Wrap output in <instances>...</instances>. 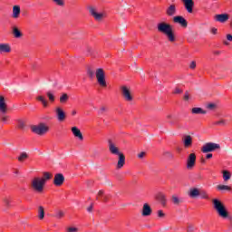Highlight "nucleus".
Masks as SVG:
<instances>
[{
	"label": "nucleus",
	"mask_w": 232,
	"mask_h": 232,
	"mask_svg": "<svg viewBox=\"0 0 232 232\" xmlns=\"http://www.w3.org/2000/svg\"><path fill=\"white\" fill-rule=\"evenodd\" d=\"M86 72L89 79H95L96 77L97 83L99 86H101V88L108 87V83L106 82V72H104V69L98 68L93 70V68L88 67Z\"/></svg>",
	"instance_id": "1"
},
{
	"label": "nucleus",
	"mask_w": 232,
	"mask_h": 232,
	"mask_svg": "<svg viewBox=\"0 0 232 232\" xmlns=\"http://www.w3.org/2000/svg\"><path fill=\"white\" fill-rule=\"evenodd\" d=\"M157 31L163 35H166L169 43H175L177 37L175 36V31H173V25L167 22H160L157 24Z\"/></svg>",
	"instance_id": "2"
},
{
	"label": "nucleus",
	"mask_w": 232,
	"mask_h": 232,
	"mask_svg": "<svg viewBox=\"0 0 232 232\" xmlns=\"http://www.w3.org/2000/svg\"><path fill=\"white\" fill-rule=\"evenodd\" d=\"M213 208L217 211L218 215L221 217V218H229V212H227V208L222 201L219 199H213Z\"/></svg>",
	"instance_id": "3"
},
{
	"label": "nucleus",
	"mask_w": 232,
	"mask_h": 232,
	"mask_svg": "<svg viewBox=\"0 0 232 232\" xmlns=\"http://www.w3.org/2000/svg\"><path fill=\"white\" fill-rule=\"evenodd\" d=\"M45 185L44 179H41V178H34L31 182V188L35 193H43Z\"/></svg>",
	"instance_id": "4"
},
{
	"label": "nucleus",
	"mask_w": 232,
	"mask_h": 232,
	"mask_svg": "<svg viewBox=\"0 0 232 232\" xmlns=\"http://www.w3.org/2000/svg\"><path fill=\"white\" fill-rule=\"evenodd\" d=\"M218 150H220V144L215 142H207L201 148L202 153H211Z\"/></svg>",
	"instance_id": "5"
},
{
	"label": "nucleus",
	"mask_w": 232,
	"mask_h": 232,
	"mask_svg": "<svg viewBox=\"0 0 232 232\" xmlns=\"http://www.w3.org/2000/svg\"><path fill=\"white\" fill-rule=\"evenodd\" d=\"M31 130L33 133H35L36 135H44L45 133H48L50 128L46 126L45 123H40L38 125L31 126Z\"/></svg>",
	"instance_id": "6"
},
{
	"label": "nucleus",
	"mask_w": 232,
	"mask_h": 232,
	"mask_svg": "<svg viewBox=\"0 0 232 232\" xmlns=\"http://www.w3.org/2000/svg\"><path fill=\"white\" fill-rule=\"evenodd\" d=\"M87 10L90 15L95 19V21H102V19H104V13L97 12V7L95 5L87 6Z\"/></svg>",
	"instance_id": "7"
},
{
	"label": "nucleus",
	"mask_w": 232,
	"mask_h": 232,
	"mask_svg": "<svg viewBox=\"0 0 232 232\" xmlns=\"http://www.w3.org/2000/svg\"><path fill=\"white\" fill-rule=\"evenodd\" d=\"M121 92L123 99L127 102H131V101H133V95H131V92L130 91V88H128V86L122 85L121 87Z\"/></svg>",
	"instance_id": "8"
},
{
	"label": "nucleus",
	"mask_w": 232,
	"mask_h": 232,
	"mask_svg": "<svg viewBox=\"0 0 232 232\" xmlns=\"http://www.w3.org/2000/svg\"><path fill=\"white\" fill-rule=\"evenodd\" d=\"M58 122H64L66 121V112L61 107H56L54 110Z\"/></svg>",
	"instance_id": "9"
},
{
	"label": "nucleus",
	"mask_w": 232,
	"mask_h": 232,
	"mask_svg": "<svg viewBox=\"0 0 232 232\" xmlns=\"http://www.w3.org/2000/svg\"><path fill=\"white\" fill-rule=\"evenodd\" d=\"M108 146H109V151L111 155H116V156L121 155L122 151H121L119 147H117V145H115V143H113L111 140H108Z\"/></svg>",
	"instance_id": "10"
},
{
	"label": "nucleus",
	"mask_w": 232,
	"mask_h": 232,
	"mask_svg": "<svg viewBox=\"0 0 232 232\" xmlns=\"http://www.w3.org/2000/svg\"><path fill=\"white\" fill-rule=\"evenodd\" d=\"M197 162V155L195 153H190L187 159V169H193Z\"/></svg>",
	"instance_id": "11"
},
{
	"label": "nucleus",
	"mask_w": 232,
	"mask_h": 232,
	"mask_svg": "<svg viewBox=\"0 0 232 232\" xmlns=\"http://www.w3.org/2000/svg\"><path fill=\"white\" fill-rule=\"evenodd\" d=\"M173 23L179 24L181 28H188V20L183 16L177 15L173 17Z\"/></svg>",
	"instance_id": "12"
},
{
	"label": "nucleus",
	"mask_w": 232,
	"mask_h": 232,
	"mask_svg": "<svg viewBox=\"0 0 232 232\" xmlns=\"http://www.w3.org/2000/svg\"><path fill=\"white\" fill-rule=\"evenodd\" d=\"M53 184L56 187H61L64 184V175L63 173H57L54 175Z\"/></svg>",
	"instance_id": "13"
},
{
	"label": "nucleus",
	"mask_w": 232,
	"mask_h": 232,
	"mask_svg": "<svg viewBox=\"0 0 232 232\" xmlns=\"http://www.w3.org/2000/svg\"><path fill=\"white\" fill-rule=\"evenodd\" d=\"M185 9L188 14H193V7L195 6V2L193 0H181Z\"/></svg>",
	"instance_id": "14"
},
{
	"label": "nucleus",
	"mask_w": 232,
	"mask_h": 232,
	"mask_svg": "<svg viewBox=\"0 0 232 232\" xmlns=\"http://www.w3.org/2000/svg\"><path fill=\"white\" fill-rule=\"evenodd\" d=\"M151 213H153V210L151 209V206H150V204L148 203H144L141 209V216L151 217Z\"/></svg>",
	"instance_id": "15"
},
{
	"label": "nucleus",
	"mask_w": 232,
	"mask_h": 232,
	"mask_svg": "<svg viewBox=\"0 0 232 232\" xmlns=\"http://www.w3.org/2000/svg\"><path fill=\"white\" fill-rule=\"evenodd\" d=\"M8 112V105L6 104V100L5 96L0 95V113H7Z\"/></svg>",
	"instance_id": "16"
},
{
	"label": "nucleus",
	"mask_w": 232,
	"mask_h": 232,
	"mask_svg": "<svg viewBox=\"0 0 232 232\" xmlns=\"http://www.w3.org/2000/svg\"><path fill=\"white\" fill-rule=\"evenodd\" d=\"M125 164H126V156L124 155V153L118 155V162L116 165V169H122Z\"/></svg>",
	"instance_id": "17"
},
{
	"label": "nucleus",
	"mask_w": 232,
	"mask_h": 232,
	"mask_svg": "<svg viewBox=\"0 0 232 232\" xmlns=\"http://www.w3.org/2000/svg\"><path fill=\"white\" fill-rule=\"evenodd\" d=\"M166 15L168 17H173L177 14V5L175 4L170 5L169 6L167 7L165 11Z\"/></svg>",
	"instance_id": "18"
},
{
	"label": "nucleus",
	"mask_w": 232,
	"mask_h": 232,
	"mask_svg": "<svg viewBox=\"0 0 232 232\" xmlns=\"http://www.w3.org/2000/svg\"><path fill=\"white\" fill-rule=\"evenodd\" d=\"M71 131L76 139H79V140H84V136H82V132H81V130L79 128L72 127L71 129Z\"/></svg>",
	"instance_id": "19"
},
{
	"label": "nucleus",
	"mask_w": 232,
	"mask_h": 232,
	"mask_svg": "<svg viewBox=\"0 0 232 232\" xmlns=\"http://www.w3.org/2000/svg\"><path fill=\"white\" fill-rule=\"evenodd\" d=\"M184 148H191L193 146V138L190 135H185L183 138Z\"/></svg>",
	"instance_id": "20"
},
{
	"label": "nucleus",
	"mask_w": 232,
	"mask_h": 232,
	"mask_svg": "<svg viewBox=\"0 0 232 232\" xmlns=\"http://www.w3.org/2000/svg\"><path fill=\"white\" fill-rule=\"evenodd\" d=\"M229 19V14H216L215 15V21H218V23H226Z\"/></svg>",
	"instance_id": "21"
},
{
	"label": "nucleus",
	"mask_w": 232,
	"mask_h": 232,
	"mask_svg": "<svg viewBox=\"0 0 232 232\" xmlns=\"http://www.w3.org/2000/svg\"><path fill=\"white\" fill-rule=\"evenodd\" d=\"M12 34H13L14 39H21V37H23V33L19 29V27H17V25H14L12 27Z\"/></svg>",
	"instance_id": "22"
},
{
	"label": "nucleus",
	"mask_w": 232,
	"mask_h": 232,
	"mask_svg": "<svg viewBox=\"0 0 232 232\" xmlns=\"http://www.w3.org/2000/svg\"><path fill=\"white\" fill-rule=\"evenodd\" d=\"M192 115H206L208 113V111L200 108V107H194L191 109Z\"/></svg>",
	"instance_id": "23"
},
{
	"label": "nucleus",
	"mask_w": 232,
	"mask_h": 232,
	"mask_svg": "<svg viewBox=\"0 0 232 232\" xmlns=\"http://www.w3.org/2000/svg\"><path fill=\"white\" fill-rule=\"evenodd\" d=\"M188 197H190V198H197V197H200V189L191 188L188 191Z\"/></svg>",
	"instance_id": "24"
},
{
	"label": "nucleus",
	"mask_w": 232,
	"mask_h": 232,
	"mask_svg": "<svg viewBox=\"0 0 232 232\" xmlns=\"http://www.w3.org/2000/svg\"><path fill=\"white\" fill-rule=\"evenodd\" d=\"M20 16H21V6L14 5L13 7L12 17H13V19H19Z\"/></svg>",
	"instance_id": "25"
},
{
	"label": "nucleus",
	"mask_w": 232,
	"mask_h": 232,
	"mask_svg": "<svg viewBox=\"0 0 232 232\" xmlns=\"http://www.w3.org/2000/svg\"><path fill=\"white\" fill-rule=\"evenodd\" d=\"M16 122H17L16 128L18 130H21L22 131H24V130H26V120L17 119Z\"/></svg>",
	"instance_id": "26"
},
{
	"label": "nucleus",
	"mask_w": 232,
	"mask_h": 232,
	"mask_svg": "<svg viewBox=\"0 0 232 232\" xmlns=\"http://www.w3.org/2000/svg\"><path fill=\"white\" fill-rule=\"evenodd\" d=\"M1 53H10L12 52V47L8 44H0Z\"/></svg>",
	"instance_id": "27"
},
{
	"label": "nucleus",
	"mask_w": 232,
	"mask_h": 232,
	"mask_svg": "<svg viewBox=\"0 0 232 232\" xmlns=\"http://www.w3.org/2000/svg\"><path fill=\"white\" fill-rule=\"evenodd\" d=\"M157 200L160 202L161 206H166L168 199L166 198V195L163 193H159L156 197Z\"/></svg>",
	"instance_id": "28"
},
{
	"label": "nucleus",
	"mask_w": 232,
	"mask_h": 232,
	"mask_svg": "<svg viewBox=\"0 0 232 232\" xmlns=\"http://www.w3.org/2000/svg\"><path fill=\"white\" fill-rule=\"evenodd\" d=\"M0 122L8 124L10 122V116L6 115V113H0Z\"/></svg>",
	"instance_id": "29"
},
{
	"label": "nucleus",
	"mask_w": 232,
	"mask_h": 232,
	"mask_svg": "<svg viewBox=\"0 0 232 232\" xmlns=\"http://www.w3.org/2000/svg\"><path fill=\"white\" fill-rule=\"evenodd\" d=\"M36 101H39V102H42L44 108H48V101L44 96H37Z\"/></svg>",
	"instance_id": "30"
},
{
	"label": "nucleus",
	"mask_w": 232,
	"mask_h": 232,
	"mask_svg": "<svg viewBox=\"0 0 232 232\" xmlns=\"http://www.w3.org/2000/svg\"><path fill=\"white\" fill-rule=\"evenodd\" d=\"M52 177H53L52 175V173H50V172H44V176H43V178H40V179L44 180V184H46V181L47 180H51Z\"/></svg>",
	"instance_id": "31"
},
{
	"label": "nucleus",
	"mask_w": 232,
	"mask_h": 232,
	"mask_svg": "<svg viewBox=\"0 0 232 232\" xmlns=\"http://www.w3.org/2000/svg\"><path fill=\"white\" fill-rule=\"evenodd\" d=\"M69 99H70V96H68V94L63 93L60 96V102H61V104H66L68 102Z\"/></svg>",
	"instance_id": "32"
},
{
	"label": "nucleus",
	"mask_w": 232,
	"mask_h": 232,
	"mask_svg": "<svg viewBox=\"0 0 232 232\" xmlns=\"http://www.w3.org/2000/svg\"><path fill=\"white\" fill-rule=\"evenodd\" d=\"M53 217H54V218H57V220H61V218H64V211L56 210Z\"/></svg>",
	"instance_id": "33"
},
{
	"label": "nucleus",
	"mask_w": 232,
	"mask_h": 232,
	"mask_svg": "<svg viewBox=\"0 0 232 232\" xmlns=\"http://www.w3.org/2000/svg\"><path fill=\"white\" fill-rule=\"evenodd\" d=\"M217 189L218 191H231V187L227 185H218Z\"/></svg>",
	"instance_id": "34"
},
{
	"label": "nucleus",
	"mask_w": 232,
	"mask_h": 232,
	"mask_svg": "<svg viewBox=\"0 0 232 232\" xmlns=\"http://www.w3.org/2000/svg\"><path fill=\"white\" fill-rule=\"evenodd\" d=\"M17 159H18V162H24V160L28 159V153L21 152Z\"/></svg>",
	"instance_id": "35"
},
{
	"label": "nucleus",
	"mask_w": 232,
	"mask_h": 232,
	"mask_svg": "<svg viewBox=\"0 0 232 232\" xmlns=\"http://www.w3.org/2000/svg\"><path fill=\"white\" fill-rule=\"evenodd\" d=\"M38 218L40 220L44 218V208L43 206L38 208Z\"/></svg>",
	"instance_id": "36"
},
{
	"label": "nucleus",
	"mask_w": 232,
	"mask_h": 232,
	"mask_svg": "<svg viewBox=\"0 0 232 232\" xmlns=\"http://www.w3.org/2000/svg\"><path fill=\"white\" fill-rule=\"evenodd\" d=\"M231 179V172L229 170H223V180L227 182Z\"/></svg>",
	"instance_id": "37"
},
{
	"label": "nucleus",
	"mask_w": 232,
	"mask_h": 232,
	"mask_svg": "<svg viewBox=\"0 0 232 232\" xmlns=\"http://www.w3.org/2000/svg\"><path fill=\"white\" fill-rule=\"evenodd\" d=\"M215 126H227V120H219L214 122Z\"/></svg>",
	"instance_id": "38"
},
{
	"label": "nucleus",
	"mask_w": 232,
	"mask_h": 232,
	"mask_svg": "<svg viewBox=\"0 0 232 232\" xmlns=\"http://www.w3.org/2000/svg\"><path fill=\"white\" fill-rule=\"evenodd\" d=\"M46 96L48 97L50 102H55V95H53L51 91L46 92Z\"/></svg>",
	"instance_id": "39"
},
{
	"label": "nucleus",
	"mask_w": 232,
	"mask_h": 232,
	"mask_svg": "<svg viewBox=\"0 0 232 232\" xmlns=\"http://www.w3.org/2000/svg\"><path fill=\"white\" fill-rule=\"evenodd\" d=\"M172 202L175 206H179V204H180V198L177 196H172Z\"/></svg>",
	"instance_id": "40"
},
{
	"label": "nucleus",
	"mask_w": 232,
	"mask_h": 232,
	"mask_svg": "<svg viewBox=\"0 0 232 232\" xmlns=\"http://www.w3.org/2000/svg\"><path fill=\"white\" fill-rule=\"evenodd\" d=\"M53 3H55L57 6H64V0H53Z\"/></svg>",
	"instance_id": "41"
},
{
	"label": "nucleus",
	"mask_w": 232,
	"mask_h": 232,
	"mask_svg": "<svg viewBox=\"0 0 232 232\" xmlns=\"http://www.w3.org/2000/svg\"><path fill=\"white\" fill-rule=\"evenodd\" d=\"M199 197L201 198H205V199H208V198H209V196L208 195V192H206V191H199Z\"/></svg>",
	"instance_id": "42"
},
{
	"label": "nucleus",
	"mask_w": 232,
	"mask_h": 232,
	"mask_svg": "<svg viewBox=\"0 0 232 232\" xmlns=\"http://www.w3.org/2000/svg\"><path fill=\"white\" fill-rule=\"evenodd\" d=\"M184 91H182V89L176 87L173 91V94L174 95H180V93H182Z\"/></svg>",
	"instance_id": "43"
},
{
	"label": "nucleus",
	"mask_w": 232,
	"mask_h": 232,
	"mask_svg": "<svg viewBox=\"0 0 232 232\" xmlns=\"http://www.w3.org/2000/svg\"><path fill=\"white\" fill-rule=\"evenodd\" d=\"M190 98L191 97L189 96V92L186 91L183 96V101H185V102H188V101H189Z\"/></svg>",
	"instance_id": "44"
},
{
	"label": "nucleus",
	"mask_w": 232,
	"mask_h": 232,
	"mask_svg": "<svg viewBox=\"0 0 232 232\" xmlns=\"http://www.w3.org/2000/svg\"><path fill=\"white\" fill-rule=\"evenodd\" d=\"M106 111H108V109L104 106L101 107L98 113L99 115H103L104 113H106Z\"/></svg>",
	"instance_id": "45"
},
{
	"label": "nucleus",
	"mask_w": 232,
	"mask_h": 232,
	"mask_svg": "<svg viewBox=\"0 0 232 232\" xmlns=\"http://www.w3.org/2000/svg\"><path fill=\"white\" fill-rule=\"evenodd\" d=\"M164 157H167V159H173L174 155L170 151H165L163 152Z\"/></svg>",
	"instance_id": "46"
},
{
	"label": "nucleus",
	"mask_w": 232,
	"mask_h": 232,
	"mask_svg": "<svg viewBox=\"0 0 232 232\" xmlns=\"http://www.w3.org/2000/svg\"><path fill=\"white\" fill-rule=\"evenodd\" d=\"M207 109L210 110V111L216 110L217 109V104H215V103H208L207 105Z\"/></svg>",
	"instance_id": "47"
},
{
	"label": "nucleus",
	"mask_w": 232,
	"mask_h": 232,
	"mask_svg": "<svg viewBox=\"0 0 232 232\" xmlns=\"http://www.w3.org/2000/svg\"><path fill=\"white\" fill-rule=\"evenodd\" d=\"M157 213H158L159 218H164V217H166V214L162 210H158Z\"/></svg>",
	"instance_id": "48"
},
{
	"label": "nucleus",
	"mask_w": 232,
	"mask_h": 232,
	"mask_svg": "<svg viewBox=\"0 0 232 232\" xmlns=\"http://www.w3.org/2000/svg\"><path fill=\"white\" fill-rule=\"evenodd\" d=\"M67 232H79V228L70 227L67 228Z\"/></svg>",
	"instance_id": "49"
},
{
	"label": "nucleus",
	"mask_w": 232,
	"mask_h": 232,
	"mask_svg": "<svg viewBox=\"0 0 232 232\" xmlns=\"http://www.w3.org/2000/svg\"><path fill=\"white\" fill-rule=\"evenodd\" d=\"M190 70H195L197 68V62L192 61L189 64Z\"/></svg>",
	"instance_id": "50"
},
{
	"label": "nucleus",
	"mask_w": 232,
	"mask_h": 232,
	"mask_svg": "<svg viewBox=\"0 0 232 232\" xmlns=\"http://www.w3.org/2000/svg\"><path fill=\"white\" fill-rule=\"evenodd\" d=\"M4 204L6 206V208H10V199L7 198H4Z\"/></svg>",
	"instance_id": "51"
},
{
	"label": "nucleus",
	"mask_w": 232,
	"mask_h": 232,
	"mask_svg": "<svg viewBox=\"0 0 232 232\" xmlns=\"http://www.w3.org/2000/svg\"><path fill=\"white\" fill-rule=\"evenodd\" d=\"M210 32L213 35H217V34H218V29H217L216 27H212L210 29Z\"/></svg>",
	"instance_id": "52"
},
{
	"label": "nucleus",
	"mask_w": 232,
	"mask_h": 232,
	"mask_svg": "<svg viewBox=\"0 0 232 232\" xmlns=\"http://www.w3.org/2000/svg\"><path fill=\"white\" fill-rule=\"evenodd\" d=\"M146 157V152L141 151L140 154H138V159H144Z\"/></svg>",
	"instance_id": "53"
},
{
	"label": "nucleus",
	"mask_w": 232,
	"mask_h": 232,
	"mask_svg": "<svg viewBox=\"0 0 232 232\" xmlns=\"http://www.w3.org/2000/svg\"><path fill=\"white\" fill-rule=\"evenodd\" d=\"M87 211L88 213H92V211H93V204H91V206L87 208Z\"/></svg>",
	"instance_id": "54"
},
{
	"label": "nucleus",
	"mask_w": 232,
	"mask_h": 232,
	"mask_svg": "<svg viewBox=\"0 0 232 232\" xmlns=\"http://www.w3.org/2000/svg\"><path fill=\"white\" fill-rule=\"evenodd\" d=\"M98 197H104V190H99Z\"/></svg>",
	"instance_id": "55"
},
{
	"label": "nucleus",
	"mask_w": 232,
	"mask_h": 232,
	"mask_svg": "<svg viewBox=\"0 0 232 232\" xmlns=\"http://www.w3.org/2000/svg\"><path fill=\"white\" fill-rule=\"evenodd\" d=\"M227 41L232 43V35L231 34H227Z\"/></svg>",
	"instance_id": "56"
},
{
	"label": "nucleus",
	"mask_w": 232,
	"mask_h": 232,
	"mask_svg": "<svg viewBox=\"0 0 232 232\" xmlns=\"http://www.w3.org/2000/svg\"><path fill=\"white\" fill-rule=\"evenodd\" d=\"M102 202H107L108 201V196H103V198H102Z\"/></svg>",
	"instance_id": "57"
},
{
	"label": "nucleus",
	"mask_w": 232,
	"mask_h": 232,
	"mask_svg": "<svg viewBox=\"0 0 232 232\" xmlns=\"http://www.w3.org/2000/svg\"><path fill=\"white\" fill-rule=\"evenodd\" d=\"M206 159H213V154L211 153L207 154Z\"/></svg>",
	"instance_id": "58"
},
{
	"label": "nucleus",
	"mask_w": 232,
	"mask_h": 232,
	"mask_svg": "<svg viewBox=\"0 0 232 232\" xmlns=\"http://www.w3.org/2000/svg\"><path fill=\"white\" fill-rule=\"evenodd\" d=\"M71 114H72V116H75V115H77V111H75V110H72V112H71Z\"/></svg>",
	"instance_id": "59"
},
{
	"label": "nucleus",
	"mask_w": 232,
	"mask_h": 232,
	"mask_svg": "<svg viewBox=\"0 0 232 232\" xmlns=\"http://www.w3.org/2000/svg\"><path fill=\"white\" fill-rule=\"evenodd\" d=\"M223 44H225V46H229V42L227 41H224Z\"/></svg>",
	"instance_id": "60"
},
{
	"label": "nucleus",
	"mask_w": 232,
	"mask_h": 232,
	"mask_svg": "<svg viewBox=\"0 0 232 232\" xmlns=\"http://www.w3.org/2000/svg\"><path fill=\"white\" fill-rule=\"evenodd\" d=\"M167 119H173V115L168 114V115H167Z\"/></svg>",
	"instance_id": "61"
},
{
	"label": "nucleus",
	"mask_w": 232,
	"mask_h": 232,
	"mask_svg": "<svg viewBox=\"0 0 232 232\" xmlns=\"http://www.w3.org/2000/svg\"><path fill=\"white\" fill-rule=\"evenodd\" d=\"M87 52H88V53H92V48L88 47Z\"/></svg>",
	"instance_id": "62"
},
{
	"label": "nucleus",
	"mask_w": 232,
	"mask_h": 232,
	"mask_svg": "<svg viewBox=\"0 0 232 232\" xmlns=\"http://www.w3.org/2000/svg\"><path fill=\"white\" fill-rule=\"evenodd\" d=\"M193 231V227H188V232H192Z\"/></svg>",
	"instance_id": "63"
},
{
	"label": "nucleus",
	"mask_w": 232,
	"mask_h": 232,
	"mask_svg": "<svg viewBox=\"0 0 232 232\" xmlns=\"http://www.w3.org/2000/svg\"><path fill=\"white\" fill-rule=\"evenodd\" d=\"M169 123L170 124V126H175V122L174 121H169Z\"/></svg>",
	"instance_id": "64"
}]
</instances>
